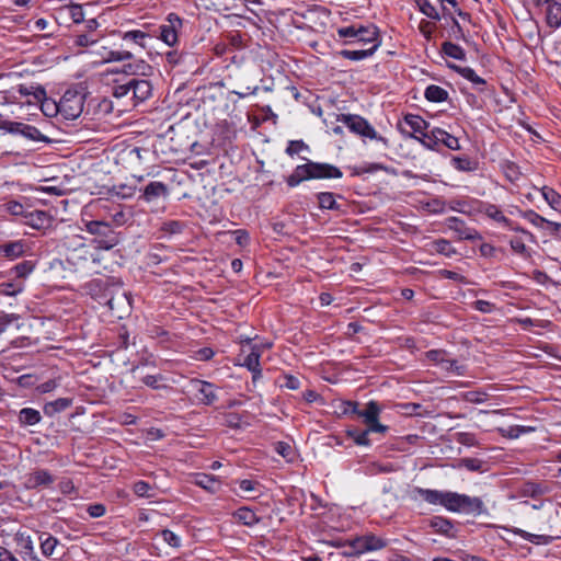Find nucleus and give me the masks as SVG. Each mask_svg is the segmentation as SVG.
<instances>
[{
	"label": "nucleus",
	"mask_w": 561,
	"mask_h": 561,
	"mask_svg": "<svg viewBox=\"0 0 561 561\" xmlns=\"http://www.w3.org/2000/svg\"><path fill=\"white\" fill-rule=\"evenodd\" d=\"M483 461L478 458H462L459 460V467H463L470 471H481Z\"/></svg>",
	"instance_id": "680f3d73"
},
{
	"label": "nucleus",
	"mask_w": 561,
	"mask_h": 561,
	"mask_svg": "<svg viewBox=\"0 0 561 561\" xmlns=\"http://www.w3.org/2000/svg\"><path fill=\"white\" fill-rule=\"evenodd\" d=\"M424 96L430 102H444L448 99V92L442 87L431 84L425 89Z\"/></svg>",
	"instance_id": "2f4dec72"
},
{
	"label": "nucleus",
	"mask_w": 561,
	"mask_h": 561,
	"mask_svg": "<svg viewBox=\"0 0 561 561\" xmlns=\"http://www.w3.org/2000/svg\"><path fill=\"white\" fill-rule=\"evenodd\" d=\"M430 525L432 528H434L437 533L448 535L449 531L453 529V524L450 520L435 516L431 519Z\"/></svg>",
	"instance_id": "a18cd8bd"
},
{
	"label": "nucleus",
	"mask_w": 561,
	"mask_h": 561,
	"mask_svg": "<svg viewBox=\"0 0 561 561\" xmlns=\"http://www.w3.org/2000/svg\"><path fill=\"white\" fill-rule=\"evenodd\" d=\"M451 164L455 169L462 172H471L478 169V163L468 157H454Z\"/></svg>",
	"instance_id": "e433bc0d"
},
{
	"label": "nucleus",
	"mask_w": 561,
	"mask_h": 561,
	"mask_svg": "<svg viewBox=\"0 0 561 561\" xmlns=\"http://www.w3.org/2000/svg\"><path fill=\"white\" fill-rule=\"evenodd\" d=\"M35 267V264L32 261H23L19 264H16L13 267V272L16 277L19 278H25L27 275H30Z\"/></svg>",
	"instance_id": "864d4df0"
},
{
	"label": "nucleus",
	"mask_w": 561,
	"mask_h": 561,
	"mask_svg": "<svg viewBox=\"0 0 561 561\" xmlns=\"http://www.w3.org/2000/svg\"><path fill=\"white\" fill-rule=\"evenodd\" d=\"M404 124L411 128L412 131L423 134L427 128V123L420 115L409 114L404 117Z\"/></svg>",
	"instance_id": "c9c22d12"
},
{
	"label": "nucleus",
	"mask_w": 561,
	"mask_h": 561,
	"mask_svg": "<svg viewBox=\"0 0 561 561\" xmlns=\"http://www.w3.org/2000/svg\"><path fill=\"white\" fill-rule=\"evenodd\" d=\"M342 175V171L333 164L308 161L305 164L297 165L286 181L290 187H295L302 181L340 179Z\"/></svg>",
	"instance_id": "f257e3e1"
},
{
	"label": "nucleus",
	"mask_w": 561,
	"mask_h": 561,
	"mask_svg": "<svg viewBox=\"0 0 561 561\" xmlns=\"http://www.w3.org/2000/svg\"><path fill=\"white\" fill-rule=\"evenodd\" d=\"M486 512L483 501L480 497H471L461 494L459 513L469 515H480Z\"/></svg>",
	"instance_id": "ddd939ff"
},
{
	"label": "nucleus",
	"mask_w": 561,
	"mask_h": 561,
	"mask_svg": "<svg viewBox=\"0 0 561 561\" xmlns=\"http://www.w3.org/2000/svg\"><path fill=\"white\" fill-rule=\"evenodd\" d=\"M65 11L75 23H80L84 20L83 8L80 4H70L65 8Z\"/></svg>",
	"instance_id": "4d7b16f0"
},
{
	"label": "nucleus",
	"mask_w": 561,
	"mask_h": 561,
	"mask_svg": "<svg viewBox=\"0 0 561 561\" xmlns=\"http://www.w3.org/2000/svg\"><path fill=\"white\" fill-rule=\"evenodd\" d=\"M161 536L169 546L173 548H179L181 546V539L179 536H176L173 531L169 529H163L161 531Z\"/></svg>",
	"instance_id": "774afa93"
},
{
	"label": "nucleus",
	"mask_w": 561,
	"mask_h": 561,
	"mask_svg": "<svg viewBox=\"0 0 561 561\" xmlns=\"http://www.w3.org/2000/svg\"><path fill=\"white\" fill-rule=\"evenodd\" d=\"M164 380V377L162 375H146L141 378V381L152 389H165L168 388L167 385L161 383Z\"/></svg>",
	"instance_id": "603ef678"
},
{
	"label": "nucleus",
	"mask_w": 561,
	"mask_h": 561,
	"mask_svg": "<svg viewBox=\"0 0 561 561\" xmlns=\"http://www.w3.org/2000/svg\"><path fill=\"white\" fill-rule=\"evenodd\" d=\"M193 483L211 493L217 492L220 488L219 481L214 476L205 473H196Z\"/></svg>",
	"instance_id": "412c9836"
},
{
	"label": "nucleus",
	"mask_w": 561,
	"mask_h": 561,
	"mask_svg": "<svg viewBox=\"0 0 561 561\" xmlns=\"http://www.w3.org/2000/svg\"><path fill=\"white\" fill-rule=\"evenodd\" d=\"M84 99V93L76 90H67L59 100V111L64 118H78L83 111Z\"/></svg>",
	"instance_id": "423d86ee"
},
{
	"label": "nucleus",
	"mask_w": 561,
	"mask_h": 561,
	"mask_svg": "<svg viewBox=\"0 0 561 561\" xmlns=\"http://www.w3.org/2000/svg\"><path fill=\"white\" fill-rule=\"evenodd\" d=\"M21 135L32 140L47 141V138L43 136L35 126H31L27 124H25V127H23Z\"/></svg>",
	"instance_id": "e2e57ef3"
},
{
	"label": "nucleus",
	"mask_w": 561,
	"mask_h": 561,
	"mask_svg": "<svg viewBox=\"0 0 561 561\" xmlns=\"http://www.w3.org/2000/svg\"><path fill=\"white\" fill-rule=\"evenodd\" d=\"M233 516L245 526H253L260 522L256 514L249 507L243 506L233 513Z\"/></svg>",
	"instance_id": "a878e982"
},
{
	"label": "nucleus",
	"mask_w": 561,
	"mask_h": 561,
	"mask_svg": "<svg viewBox=\"0 0 561 561\" xmlns=\"http://www.w3.org/2000/svg\"><path fill=\"white\" fill-rule=\"evenodd\" d=\"M37 104L41 105V110L46 116L53 117L60 114L59 102L57 103L54 100L47 99L46 95L43 100L38 101Z\"/></svg>",
	"instance_id": "c03bdc74"
},
{
	"label": "nucleus",
	"mask_w": 561,
	"mask_h": 561,
	"mask_svg": "<svg viewBox=\"0 0 561 561\" xmlns=\"http://www.w3.org/2000/svg\"><path fill=\"white\" fill-rule=\"evenodd\" d=\"M319 207L322 209H340L335 195L330 192H322L317 195Z\"/></svg>",
	"instance_id": "a19ab883"
},
{
	"label": "nucleus",
	"mask_w": 561,
	"mask_h": 561,
	"mask_svg": "<svg viewBox=\"0 0 561 561\" xmlns=\"http://www.w3.org/2000/svg\"><path fill=\"white\" fill-rule=\"evenodd\" d=\"M41 548H42V552L45 554V556H51L54 553V550L58 543V540L53 537V536H49V535H46V538L43 539L41 537Z\"/></svg>",
	"instance_id": "bf43d9fd"
},
{
	"label": "nucleus",
	"mask_w": 561,
	"mask_h": 561,
	"mask_svg": "<svg viewBox=\"0 0 561 561\" xmlns=\"http://www.w3.org/2000/svg\"><path fill=\"white\" fill-rule=\"evenodd\" d=\"M485 215L493 220L511 226V221L503 215V213L495 205H488L484 210Z\"/></svg>",
	"instance_id": "3c124183"
},
{
	"label": "nucleus",
	"mask_w": 561,
	"mask_h": 561,
	"mask_svg": "<svg viewBox=\"0 0 561 561\" xmlns=\"http://www.w3.org/2000/svg\"><path fill=\"white\" fill-rule=\"evenodd\" d=\"M416 4L420 11L427 18L433 20H439V14L436 8L428 0H416Z\"/></svg>",
	"instance_id": "09e8293b"
},
{
	"label": "nucleus",
	"mask_w": 561,
	"mask_h": 561,
	"mask_svg": "<svg viewBox=\"0 0 561 561\" xmlns=\"http://www.w3.org/2000/svg\"><path fill=\"white\" fill-rule=\"evenodd\" d=\"M150 35L140 30L125 32L122 39L126 49L111 50L104 58L106 61H119L130 59L134 51L146 49V42Z\"/></svg>",
	"instance_id": "7ed1b4c3"
},
{
	"label": "nucleus",
	"mask_w": 561,
	"mask_h": 561,
	"mask_svg": "<svg viewBox=\"0 0 561 561\" xmlns=\"http://www.w3.org/2000/svg\"><path fill=\"white\" fill-rule=\"evenodd\" d=\"M535 427L531 426H523V425H512L508 427H499L497 432L501 434V436L505 438H518L520 435L534 432Z\"/></svg>",
	"instance_id": "393cba45"
},
{
	"label": "nucleus",
	"mask_w": 561,
	"mask_h": 561,
	"mask_svg": "<svg viewBox=\"0 0 561 561\" xmlns=\"http://www.w3.org/2000/svg\"><path fill=\"white\" fill-rule=\"evenodd\" d=\"M24 253V243L22 241L9 242L0 245V254L10 259L20 257Z\"/></svg>",
	"instance_id": "c85d7f7f"
},
{
	"label": "nucleus",
	"mask_w": 561,
	"mask_h": 561,
	"mask_svg": "<svg viewBox=\"0 0 561 561\" xmlns=\"http://www.w3.org/2000/svg\"><path fill=\"white\" fill-rule=\"evenodd\" d=\"M42 420L39 411L32 408H24L19 413V421L22 425H35Z\"/></svg>",
	"instance_id": "473e14b6"
},
{
	"label": "nucleus",
	"mask_w": 561,
	"mask_h": 561,
	"mask_svg": "<svg viewBox=\"0 0 561 561\" xmlns=\"http://www.w3.org/2000/svg\"><path fill=\"white\" fill-rule=\"evenodd\" d=\"M348 547L352 548V552H342L343 557H358L365 552L381 550L387 547V540L377 537L369 533L363 536H355L352 539H347Z\"/></svg>",
	"instance_id": "39448f33"
},
{
	"label": "nucleus",
	"mask_w": 561,
	"mask_h": 561,
	"mask_svg": "<svg viewBox=\"0 0 561 561\" xmlns=\"http://www.w3.org/2000/svg\"><path fill=\"white\" fill-rule=\"evenodd\" d=\"M440 368L456 376H463L466 373V367L463 365L458 364L456 359L449 358L447 353H445V358L443 364L440 365Z\"/></svg>",
	"instance_id": "4c0bfd02"
},
{
	"label": "nucleus",
	"mask_w": 561,
	"mask_h": 561,
	"mask_svg": "<svg viewBox=\"0 0 561 561\" xmlns=\"http://www.w3.org/2000/svg\"><path fill=\"white\" fill-rule=\"evenodd\" d=\"M538 7L543 8L546 22L551 28L561 26V0H535Z\"/></svg>",
	"instance_id": "9d476101"
},
{
	"label": "nucleus",
	"mask_w": 561,
	"mask_h": 561,
	"mask_svg": "<svg viewBox=\"0 0 561 561\" xmlns=\"http://www.w3.org/2000/svg\"><path fill=\"white\" fill-rule=\"evenodd\" d=\"M185 228V224L179 220H168L161 226V231L167 234H180Z\"/></svg>",
	"instance_id": "49530a36"
},
{
	"label": "nucleus",
	"mask_w": 561,
	"mask_h": 561,
	"mask_svg": "<svg viewBox=\"0 0 561 561\" xmlns=\"http://www.w3.org/2000/svg\"><path fill=\"white\" fill-rule=\"evenodd\" d=\"M358 35H357V42L365 43V44H380L379 35H378V28L374 24L368 25H359L358 26Z\"/></svg>",
	"instance_id": "6ab92c4d"
},
{
	"label": "nucleus",
	"mask_w": 561,
	"mask_h": 561,
	"mask_svg": "<svg viewBox=\"0 0 561 561\" xmlns=\"http://www.w3.org/2000/svg\"><path fill=\"white\" fill-rule=\"evenodd\" d=\"M414 492L417 493L424 501H426L430 504H443L445 494L444 491L415 488Z\"/></svg>",
	"instance_id": "bb28decb"
},
{
	"label": "nucleus",
	"mask_w": 561,
	"mask_h": 561,
	"mask_svg": "<svg viewBox=\"0 0 561 561\" xmlns=\"http://www.w3.org/2000/svg\"><path fill=\"white\" fill-rule=\"evenodd\" d=\"M449 229L458 233L460 239L472 240L477 237V231L466 227L463 220L458 217H449L447 219Z\"/></svg>",
	"instance_id": "a211bd4d"
},
{
	"label": "nucleus",
	"mask_w": 561,
	"mask_h": 561,
	"mask_svg": "<svg viewBox=\"0 0 561 561\" xmlns=\"http://www.w3.org/2000/svg\"><path fill=\"white\" fill-rule=\"evenodd\" d=\"M541 194L552 209L561 213V195L557 191L552 187L543 186Z\"/></svg>",
	"instance_id": "7c9ffc66"
},
{
	"label": "nucleus",
	"mask_w": 561,
	"mask_h": 561,
	"mask_svg": "<svg viewBox=\"0 0 561 561\" xmlns=\"http://www.w3.org/2000/svg\"><path fill=\"white\" fill-rule=\"evenodd\" d=\"M54 482V477L44 469L35 470L25 478V486L27 489H36L42 485H49Z\"/></svg>",
	"instance_id": "dca6fc26"
},
{
	"label": "nucleus",
	"mask_w": 561,
	"mask_h": 561,
	"mask_svg": "<svg viewBox=\"0 0 561 561\" xmlns=\"http://www.w3.org/2000/svg\"><path fill=\"white\" fill-rule=\"evenodd\" d=\"M442 51L454 59L463 60L466 58L465 50L459 45L451 42H444L442 44Z\"/></svg>",
	"instance_id": "58836bf2"
},
{
	"label": "nucleus",
	"mask_w": 561,
	"mask_h": 561,
	"mask_svg": "<svg viewBox=\"0 0 561 561\" xmlns=\"http://www.w3.org/2000/svg\"><path fill=\"white\" fill-rule=\"evenodd\" d=\"M433 137L436 140H439V144H443L448 149L460 150V144H459L458 138L450 135L449 133H447L446 130H444L442 128H438V127L433 128Z\"/></svg>",
	"instance_id": "aec40b11"
},
{
	"label": "nucleus",
	"mask_w": 561,
	"mask_h": 561,
	"mask_svg": "<svg viewBox=\"0 0 561 561\" xmlns=\"http://www.w3.org/2000/svg\"><path fill=\"white\" fill-rule=\"evenodd\" d=\"M547 492V488L535 482H526L522 485L520 493L524 496L536 497Z\"/></svg>",
	"instance_id": "79ce46f5"
},
{
	"label": "nucleus",
	"mask_w": 561,
	"mask_h": 561,
	"mask_svg": "<svg viewBox=\"0 0 561 561\" xmlns=\"http://www.w3.org/2000/svg\"><path fill=\"white\" fill-rule=\"evenodd\" d=\"M85 229L91 234L101 237L100 248L110 250L118 244V234L105 221L91 220L85 224Z\"/></svg>",
	"instance_id": "0eeeda50"
},
{
	"label": "nucleus",
	"mask_w": 561,
	"mask_h": 561,
	"mask_svg": "<svg viewBox=\"0 0 561 561\" xmlns=\"http://www.w3.org/2000/svg\"><path fill=\"white\" fill-rule=\"evenodd\" d=\"M344 413H355L359 417H363L364 423L367 425L368 431H373L375 433H385L388 427L379 423L378 417L380 413V408L377 402L370 401L367 403L366 409L359 411L358 403L356 402H346L345 403Z\"/></svg>",
	"instance_id": "20e7f679"
},
{
	"label": "nucleus",
	"mask_w": 561,
	"mask_h": 561,
	"mask_svg": "<svg viewBox=\"0 0 561 561\" xmlns=\"http://www.w3.org/2000/svg\"><path fill=\"white\" fill-rule=\"evenodd\" d=\"M260 353L252 350L243 359V366H245L253 374V380H256L261 376L260 368Z\"/></svg>",
	"instance_id": "b1692460"
},
{
	"label": "nucleus",
	"mask_w": 561,
	"mask_h": 561,
	"mask_svg": "<svg viewBox=\"0 0 561 561\" xmlns=\"http://www.w3.org/2000/svg\"><path fill=\"white\" fill-rule=\"evenodd\" d=\"M304 150H309V147L302 140H291L286 148V153L293 157Z\"/></svg>",
	"instance_id": "338daca9"
},
{
	"label": "nucleus",
	"mask_w": 561,
	"mask_h": 561,
	"mask_svg": "<svg viewBox=\"0 0 561 561\" xmlns=\"http://www.w3.org/2000/svg\"><path fill=\"white\" fill-rule=\"evenodd\" d=\"M461 494L456 492L446 491L442 506L447 511L459 513Z\"/></svg>",
	"instance_id": "f704fd0d"
},
{
	"label": "nucleus",
	"mask_w": 561,
	"mask_h": 561,
	"mask_svg": "<svg viewBox=\"0 0 561 561\" xmlns=\"http://www.w3.org/2000/svg\"><path fill=\"white\" fill-rule=\"evenodd\" d=\"M415 139H417L425 148L431 150H435L439 145V140H436L433 137V129L430 133H423L422 137L415 136Z\"/></svg>",
	"instance_id": "0e129e2a"
},
{
	"label": "nucleus",
	"mask_w": 561,
	"mask_h": 561,
	"mask_svg": "<svg viewBox=\"0 0 561 561\" xmlns=\"http://www.w3.org/2000/svg\"><path fill=\"white\" fill-rule=\"evenodd\" d=\"M378 43H375L371 47L367 49H356V50H342L341 55L350 60H362L365 59L374 54V51L377 49Z\"/></svg>",
	"instance_id": "72a5a7b5"
},
{
	"label": "nucleus",
	"mask_w": 561,
	"mask_h": 561,
	"mask_svg": "<svg viewBox=\"0 0 561 561\" xmlns=\"http://www.w3.org/2000/svg\"><path fill=\"white\" fill-rule=\"evenodd\" d=\"M152 94V84L147 79L131 78L125 83L113 88V96L117 100L129 98L133 105L148 100Z\"/></svg>",
	"instance_id": "f03ea898"
},
{
	"label": "nucleus",
	"mask_w": 561,
	"mask_h": 561,
	"mask_svg": "<svg viewBox=\"0 0 561 561\" xmlns=\"http://www.w3.org/2000/svg\"><path fill=\"white\" fill-rule=\"evenodd\" d=\"M192 387L199 393V401L206 405L213 404L217 396L214 391V385L208 381L194 379L191 381Z\"/></svg>",
	"instance_id": "4468645a"
},
{
	"label": "nucleus",
	"mask_w": 561,
	"mask_h": 561,
	"mask_svg": "<svg viewBox=\"0 0 561 561\" xmlns=\"http://www.w3.org/2000/svg\"><path fill=\"white\" fill-rule=\"evenodd\" d=\"M23 289L22 283H1L0 284V294L7 295V296H14L19 293H21Z\"/></svg>",
	"instance_id": "052dcab7"
},
{
	"label": "nucleus",
	"mask_w": 561,
	"mask_h": 561,
	"mask_svg": "<svg viewBox=\"0 0 561 561\" xmlns=\"http://www.w3.org/2000/svg\"><path fill=\"white\" fill-rule=\"evenodd\" d=\"M455 440L463 446H474L477 444L476 436L471 433L459 432L455 434Z\"/></svg>",
	"instance_id": "69168bd1"
},
{
	"label": "nucleus",
	"mask_w": 561,
	"mask_h": 561,
	"mask_svg": "<svg viewBox=\"0 0 561 561\" xmlns=\"http://www.w3.org/2000/svg\"><path fill=\"white\" fill-rule=\"evenodd\" d=\"M16 93L19 94V96L21 99L27 98V100H26L27 104H37V102L43 100L45 96V90H44V88H42L39 85L34 87V85L20 84L16 88Z\"/></svg>",
	"instance_id": "f3484780"
},
{
	"label": "nucleus",
	"mask_w": 561,
	"mask_h": 561,
	"mask_svg": "<svg viewBox=\"0 0 561 561\" xmlns=\"http://www.w3.org/2000/svg\"><path fill=\"white\" fill-rule=\"evenodd\" d=\"M222 424L231 428H239L242 424V417L238 413L228 412L222 415Z\"/></svg>",
	"instance_id": "13d9d810"
},
{
	"label": "nucleus",
	"mask_w": 561,
	"mask_h": 561,
	"mask_svg": "<svg viewBox=\"0 0 561 561\" xmlns=\"http://www.w3.org/2000/svg\"><path fill=\"white\" fill-rule=\"evenodd\" d=\"M400 412L409 416H430L431 412L424 410L419 403H403L399 405Z\"/></svg>",
	"instance_id": "ea45409f"
},
{
	"label": "nucleus",
	"mask_w": 561,
	"mask_h": 561,
	"mask_svg": "<svg viewBox=\"0 0 561 561\" xmlns=\"http://www.w3.org/2000/svg\"><path fill=\"white\" fill-rule=\"evenodd\" d=\"M169 196V187L163 182L153 181L147 184L142 194L140 195V199L145 203L151 204L156 203L159 199H167Z\"/></svg>",
	"instance_id": "9b49d317"
},
{
	"label": "nucleus",
	"mask_w": 561,
	"mask_h": 561,
	"mask_svg": "<svg viewBox=\"0 0 561 561\" xmlns=\"http://www.w3.org/2000/svg\"><path fill=\"white\" fill-rule=\"evenodd\" d=\"M489 394L481 390L468 391L463 394V400L469 403L480 404L486 401Z\"/></svg>",
	"instance_id": "5fc2aeb1"
},
{
	"label": "nucleus",
	"mask_w": 561,
	"mask_h": 561,
	"mask_svg": "<svg viewBox=\"0 0 561 561\" xmlns=\"http://www.w3.org/2000/svg\"><path fill=\"white\" fill-rule=\"evenodd\" d=\"M351 131L368 137L370 139H377L381 141H386L385 138L378 136L374 127L362 116L353 115V114H342L339 118Z\"/></svg>",
	"instance_id": "6e6552de"
},
{
	"label": "nucleus",
	"mask_w": 561,
	"mask_h": 561,
	"mask_svg": "<svg viewBox=\"0 0 561 561\" xmlns=\"http://www.w3.org/2000/svg\"><path fill=\"white\" fill-rule=\"evenodd\" d=\"M275 450L278 455H280L283 458L287 459L288 461H293L295 457V451L293 447L285 442H277L275 444Z\"/></svg>",
	"instance_id": "6e6d98bb"
},
{
	"label": "nucleus",
	"mask_w": 561,
	"mask_h": 561,
	"mask_svg": "<svg viewBox=\"0 0 561 561\" xmlns=\"http://www.w3.org/2000/svg\"><path fill=\"white\" fill-rule=\"evenodd\" d=\"M449 68H451L454 71L459 73L465 79L471 81L476 85H485V80L479 77L474 70L470 67H461L457 65H449Z\"/></svg>",
	"instance_id": "cd10ccee"
},
{
	"label": "nucleus",
	"mask_w": 561,
	"mask_h": 561,
	"mask_svg": "<svg viewBox=\"0 0 561 561\" xmlns=\"http://www.w3.org/2000/svg\"><path fill=\"white\" fill-rule=\"evenodd\" d=\"M371 431H368V428H366L365 431L348 430L347 435L351 438H353L355 444L360 445V446H368L370 444V442L368 439V434Z\"/></svg>",
	"instance_id": "8fccbe9b"
},
{
	"label": "nucleus",
	"mask_w": 561,
	"mask_h": 561,
	"mask_svg": "<svg viewBox=\"0 0 561 561\" xmlns=\"http://www.w3.org/2000/svg\"><path fill=\"white\" fill-rule=\"evenodd\" d=\"M524 218H526L531 225L542 228L545 225L552 228L553 231H559L561 228V224L553 222L550 220H547L542 216L538 215L534 210H528L524 214Z\"/></svg>",
	"instance_id": "5701e85b"
},
{
	"label": "nucleus",
	"mask_w": 561,
	"mask_h": 561,
	"mask_svg": "<svg viewBox=\"0 0 561 561\" xmlns=\"http://www.w3.org/2000/svg\"><path fill=\"white\" fill-rule=\"evenodd\" d=\"M432 248L437 253L444 254L446 256H450L456 253L455 249L451 247L450 242L445 239H438L432 242Z\"/></svg>",
	"instance_id": "de8ad7c7"
},
{
	"label": "nucleus",
	"mask_w": 561,
	"mask_h": 561,
	"mask_svg": "<svg viewBox=\"0 0 561 561\" xmlns=\"http://www.w3.org/2000/svg\"><path fill=\"white\" fill-rule=\"evenodd\" d=\"M182 27V20L175 13H170L165 23L161 24L159 37L169 46L178 42V30Z\"/></svg>",
	"instance_id": "1a4fd4ad"
},
{
	"label": "nucleus",
	"mask_w": 561,
	"mask_h": 561,
	"mask_svg": "<svg viewBox=\"0 0 561 561\" xmlns=\"http://www.w3.org/2000/svg\"><path fill=\"white\" fill-rule=\"evenodd\" d=\"M511 249L524 259L530 257V251L526 247L525 239L523 237H513L510 240Z\"/></svg>",
	"instance_id": "37998d69"
},
{
	"label": "nucleus",
	"mask_w": 561,
	"mask_h": 561,
	"mask_svg": "<svg viewBox=\"0 0 561 561\" xmlns=\"http://www.w3.org/2000/svg\"><path fill=\"white\" fill-rule=\"evenodd\" d=\"M123 72L134 76H149L152 72V67L144 60H140L136 64L124 65Z\"/></svg>",
	"instance_id": "c756f323"
},
{
	"label": "nucleus",
	"mask_w": 561,
	"mask_h": 561,
	"mask_svg": "<svg viewBox=\"0 0 561 561\" xmlns=\"http://www.w3.org/2000/svg\"><path fill=\"white\" fill-rule=\"evenodd\" d=\"M107 306L110 310L116 316L118 319H122L124 314H128L130 312V299L127 293L123 291L113 296L107 300Z\"/></svg>",
	"instance_id": "f8f14e48"
},
{
	"label": "nucleus",
	"mask_w": 561,
	"mask_h": 561,
	"mask_svg": "<svg viewBox=\"0 0 561 561\" xmlns=\"http://www.w3.org/2000/svg\"><path fill=\"white\" fill-rule=\"evenodd\" d=\"M51 217L45 210H28L24 215V224L35 229H43L50 225Z\"/></svg>",
	"instance_id": "2eb2a0df"
},
{
	"label": "nucleus",
	"mask_w": 561,
	"mask_h": 561,
	"mask_svg": "<svg viewBox=\"0 0 561 561\" xmlns=\"http://www.w3.org/2000/svg\"><path fill=\"white\" fill-rule=\"evenodd\" d=\"M71 404H72V399L59 398L57 400L47 402L44 405L43 410L46 415L53 416L56 413L67 410Z\"/></svg>",
	"instance_id": "4be33fe9"
}]
</instances>
